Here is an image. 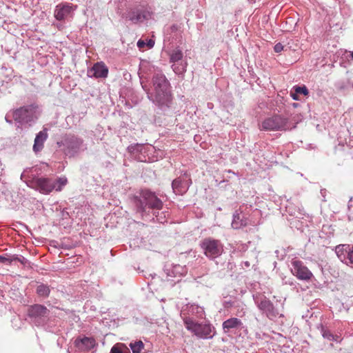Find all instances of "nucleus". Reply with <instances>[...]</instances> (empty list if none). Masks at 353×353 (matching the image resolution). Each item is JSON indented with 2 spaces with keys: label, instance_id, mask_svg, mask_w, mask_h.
<instances>
[{
  "label": "nucleus",
  "instance_id": "f257e3e1",
  "mask_svg": "<svg viewBox=\"0 0 353 353\" xmlns=\"http://www.w3.org/2000/svg\"><path fill=\"white\" fill-rule=\"evenodd\" d=\"M132 203L137 212L142 217L152 218L163 223V218L159 217V211L162 209L163 203L162 201L153 192L149 190H142L132 199Z\"/></svg>",
  "mask_w": 353,
  "mask_h": 353
},
{
  "label": "nucleus",
  "instance_id": "f03ea898",
  "mask_svg": "<svg viewBox=\"0 0 353 353\" xmlns=\"http://www.w3.org/2000/svg\"><path fill=\"white\" fill-rule=\"evenodd\" d=\"M142 88L146 91L148 99L161 109L170 107L172 101L170 83L165 76L161 73L155 74L152 77L153 90L150 92L141 83Z\"/></svg>",
  "mask_w": 353,
  "mask_h": 353
},
{
  "label": "nucleus",
  "instance_id": "7ed1b4c3",
  "mask_svg": "<svg viewBox=\"0 0 353 353\" xmlns=\"http://www.w3.org/2000/svg\"><path fill=\"white\" fill-rule=\"evenodd\" d=\"M32 183L36 190L42 194H49L53 190L57 192L61 191L63 188L68 183V179L65 176L56 179L52 178L39 177L33 180Z\"/></svg>",
  "mask_w": 353,
  "mask_h": 353
},
{
  "label": "nucleus",
  "instance_id": "20e7f679",
  "mask_svg": "<svg viewBox=\"0 0 353 353\" xmlns=\"http://www.w3.org/2000/svg\"><path fill=\"white\" fill-rule=\"evenodd\" d=\"M57 144L59 147H63L64 154L69 157H74L85 149L83 140L71 134H65Z\"/></svg>",
  "mask_w": 353,
  "mask_h": 353
},
{
  "label": "nucleus",
  "instance_id": "39448f33",
  "mask_svg": "<svg viewBox=\"0 0 353 353\" xmlns=\"http://www.w3.org/2000/svg\"><path fill=\"white\" fill-rule=\"evenodd\" d=\"M293 128L288 118L279 114L267 117L259 124V129L265 131H285Z\"/></svg>",
  "mask_w": 353,
  "mask_h": 353
},
{
  "label": "nucleus",
  "instance_id": "423d86ee",
  "mask_svg": "<svg viewBox=\"0 0 353 353\" xmlns=\"http://www.w3.org/2000/svg\"><path fill=\"white\" fill-rule=\"evenodd\" d=\"M28 312L29 316L37 325L45 324L50 315V310L41 304L31 305Z\"/></svg>",
  "mask_w": 353,
  "mask_h": 353
},
{
  "label": "nucleus",
  "instance_id": "0eeeda50",
  "mask_svg": "<svg viewBox=\"0 0 353 353\" xmlns=\"http://www.w3.org/2000/svg\"><path fill=\"white\" fill-rule=\"evenodd\" d=\"M201 246L204 254L209 259H215L219 256L223 251L221 243L210 238L205 239Z\"/></svg>",
  "mask_w": 353,
  "mask_h": 353
},
{
  "label": "nucleus",
  "instance_id": "6e6552de",
  "mask_svg": "<svg viewBox=\"0 0 353 353\" xmlns=\"http://www.w3.org/2000/svg\"><path fill=\"white\" fill-rule=\"evenodd\" d=\"M77 8V5H73L68 2L59 3L55 7L54 16L58 21H65L72 19Z\"/></svg>",
  "mask_w": 353,
  "mask_h": 353
},
{
  "label": "nucleus",
  "instance_id": "1a4fd4ad",
  "mask_svg": "<svg viewBox=\"0 0 353 353\" xmlns=\"http://www.w3.org/2000/svg\"><path fill=\"white\" fill-rule=\"evenodd\" d=\"M34 114L35 108L31 105L15 110L12 113V117L14 121L23 125L32 121Z\"/></svg>",
  "mask_w": 353,
  "mask_h": 353
},
{
  "label": "nucleus",
  "instance_id": "9d476101",
  "mask_svg": "<svg viewBox=\"0 0 353 353\" xmlns=\"http://www.w3.org/2000/svg\"><path fill=\"white\" fill-rule=\"evenodd\" d=\"M291 265V272L298 279L307 281L313 277L312 272L301 261L294 259L292 261Z\"/></svg>",
  "mask_w": 353,
  "mask_h": 353
},
{
  "label": "nucleus",
  "instance_id": "9b49d317",
  "mask_svg": "<svg viewBox=\"0 0 353 353\" xmlns=\"http://www.w3.org/2000/svg\"><path fill=\"white\" fill-rule=\"evenodd\" d=\"M150 147L144 144H134L128 147V151L130 154L131 158L140 162H146L148 157V152Z\"/></svg>",
  "mask_w": 353,
  "mask_h": 353
},
{
  "label": "nucleus",
  "instance_id": "f8f14e48",
  "mask_svg": "<svg viewBox=\"0 0 353 353\" xmlns=\"http://www.w3.org/2000/svg\"><path fill=\"white\" fill-rule=\"evenodd\" d=\"M338 258L344 263L353 268V248L349 245H339L335 248Z\"/></svg>",
  "mask_w": 353,
  "mask_h": 353
},
{
  "label": "nucleus",
  "instance_id": "ddd939ff",
  "mask_svg": "<svg viewBox=\"0 0 353 353\" xmlns=\"http://www.w3.org/2000/svg\"><path fill=\"white\" fill-rule=\"evenodd\" d=\"M190 183L191 179L188 174H185L180 176L175 179L172 183L173 192L176 194L182 195L186 192Z\"/></svg>",
  "mask_w": 353,
  "mask_h": 353
},
{
  "label": "nucleus",
  "instance_id": "4468645a",
  "mask_svg": "<svg viewBox=\"0 0 353 353\" xmlns=\"http://www.w3.org/2000/svg\"><path fill=\"white\" fill-rule=\"evenodd\" d=\"M150 17V13L143 8H134L129 10L126 14V18L134 23H142Z\"/></svg>",
  "mask_w": 353,
  "mask_h": 353
},
{
  "label": "nucleus",
  "instance_id": "2eb2a0df",
  "mask_svg": "<svg viewBox=\"0 0 353 353\" xmlns=\"http://www.w3.org/2000/svg\"><path fill=\"white\" fill-rule=\"evenodd\" d=\"M223 331L225 334L234 333L236 330H241L244 328L242 321L236 317L230 318L223 322Z\"/></svg>",
  "mask_w": 353,
  "mask_h": 353
},
{
  "label": "nucleus",
  "instance_id": "dca6fc26",
  "mask_svg": "<svg viewBox=\"0 0 353 353\" xmlns=\"http://www.w3.org/2000/svg\"><path fill=\"white\" fill-rule=\"evenodd\" d=\"M74 343L77 349L81 352L90 351L97 345L95 339L88 336L79 337L75 339Z\"/></svg>",
  "mask_w": 353,
  "mask_h": 353
},
{
  "label": "nucleus",
  "instance_id": "f3484780",
  "mask_svg": "<svg viewBox=\"0 0 353 353\" xmlns=\"http://www.w3.org/2000/svg\"><path fill=\"white\" fill-rule=\"evenodd\" d=\"M108 74V68L103 62H97L87 71V75L90 78H105Z\"/></svg>",
  "mask_w": 353,
  "mask_h": 353
},
{
  "label": "nucleus",
  "instance_id": "a211bd4d",
  "mask_svg": "<svg viewBox=\"0 0 353 353\" xmlns=\"http://www.w3.org/2000/svg\"><path fill=\"white\" fill-rule=\"evenodd\" d=\"M47 138L48 133L46 128L40 131L36 135L33 145V150L34 152L37 153L41 151V150L43 148L44 142L46 141Z\"/></svg>",
  "mask_w": 353,
  "mask_h": 353
},
{
  "label": "nucleus",
  "instance_id": "6ab92c4d",
  "mask_svg": "<svg viewBox=\"0 0 353 353\" xmlns=\"http://www.w3.org/2000/svg\"><path fill=\"white\" fill-rule=\"evenodd\" d=\"M253 299L261 311L265 308L267 305H269L270 302H271L263 294L259 292L254 294Z\"/></svg>",
  "mask_w": 353,
  "mask_h": 353
},
{
  "label": "nucleus",
  "instance_id": "aec40b11",
  "mask_svg": "<svg viewBox=\"0 0 353 353\" xmlns=\"http://www.w3.org/2000/svg\"><path fill=\"white\" fill-rule=\"evenodd\" d=\"M286 210L288 213L292 216L301 218V216L304 215V209L300 203H289L286 207Z\"/></svg>",
  "mask_w": 353,
  "mask_h": 353
},
{
  "label": "nucleus",
  "instance_id": "412c9836",
  "mask_svg": "<svg viewBox=\"0 0 353 353\" xmlns=\"http://www.w3.org/2000/svg\"><path fill=\"white\" fill-rule=\"evenodd\" d=\"M214 328L210 324L200 323V338L210 339L214 334Z\"/></svg>",
  "mask_w": 353,
  "mask_h": 353
},
{
  "label": "nucleus",
  "instance_id": "4be33fe9",
  "mask_svg": "<svg viewBox=\"0 0 353 353\" xmlns=\"http://www.w3.org/2000/svg\"><path fill=\"white\" fill-rule=\"evenodd\" d=\"M184 323L186 328L193 332L196 336L199 334V324L190 317L184 318Z\"/></svg>",
  "mask_w": 353,
  "mask_h": 353
},
{
  "label": "nucleus",
  "instance_id": "5701e85b",
  "mask_svg": "<svg viewBox=\"0 0 353 353\" xmlns=\"http://www.w3.org/2000/svg\"><path fill=\"white\" fill-rule=\"evenodd\" d=\"M181 31L176 25H172L167 30V39L168 40L172 39V42L174 40H176L180 36Z\"/></svg>",
  "mask_w": 353,
  "mask_h": 353
},
{
  "label": "nucleus",
  "instance_id": "b1692460",
  "mask_svg": "<svg viewBox=\"0 0 353 353\" xmlns=\"http://www.w3.org/2000/svg\"><path fill=\"white\" fill-rule=\"evenodd\" d=\"M323 338L336 342H341L342 340L341 334H334L329 330H323Z\"/></svg>",
  "mask_w": 353,
  "mask_h": 353
},
{
  "label": "nucleus",
  "instance_id": "393cba45",
  "mask_svg": "<svg viewBox=\"0 0 353 353\" xmlns=\"http://www.w3.org/2000/svg\"><path fill=\"white\" fill-rule=\"evenodd\" d=\"M50 288L47 285L41 283L37 287V294L41 297H48L50 294Z\"/></svg>",
  "mask_w": 353,
  "mask_h": 353
},
{
  "label": "nucleus",
  "instance_id": "a878e982",
  "mask_svg": "<svg viewBox=\"0 0 353 353\" xmlns=\"http://www.w3.org/2000/svg\"><path fill=\"white\" fill-rule=\"evenodd\" d=\"M172 68L176 74H181L185 71L186 63L184 61L172 63Z\"/></svg>",
  "mask_w": 353,
  "mask_h": 353
},
{
  "label": "nucleus",
  "instance_id": "bb28decb",
  "mask_svg": "<svg viewBox=\"0 0 353 353\" xmlns=\"http://www.w3.org/2000/svg\"><path fill=\"white\" fill-rule=\"evenodd\" d=\"M110 353H130L129 349L122 343L114 345L110 351Z\"/></svg>",
  "mask_w": 353,
  "mask_h": 353
},
{
  "label": "nucleus",
  "instance_id": "cd10ccee",
  "mask_svg": "<svg viewBox=\"0 0 353 353\" xmlns=\"http://www.w3.org/2000/svg\"><path fill=\"white\" fill-rule=\"evenodd\" d=\"M154 45V41L152 39H146V41L143 39H139L137 41V46L139 49H142L145 46L148 48H152Z\"/></svg>",
  "mask_w": 353,
  "mask_h": 353
},
{
  "label": "nucleus",
  "instance_id": "c85d7f7f",
  "mask_svg": "<svg viewBox=\"0 0 353 353\" xmlns=\"http://www.w3.org/2000/svg\"><path fill=\"white\" fill-rule=\"evenodd\" d=\"M130 347L133 353H141L144 347V344L141 341H138L134 343H130Z\"/></svg>",
  "mask_w": 353,
  "mask_h": 353
},
{
  "label": "nucleus",
  "instance_id": "c756f323",
  "mask_svg": "<svg viewBox=\"0 0 353 353\" xmlns=\"http://www.w3.org/2000/svg\"><path fill=\"white\" fill-rule=\"evenodd\" d=\"M265 314L270 320H273L276 317L281 316L278 310L275 308L274 305H272L271 307H269V310H267Z\"/></svg>",
  "mask_w": 353,
  "mask_h": 353
},
{
  "label": "nucleus",
  "instance_id": "7c9ffc66",
  "mask_svg": "<svg viewBox=\"0 0 353 353\" xmlns=\"http://www.w3.org/2000/svg\"><path fill=\"white\" fill-rule=\"evenodd\" d=\"M180 61H184L183 60L182 52L180 50L174 51L172 53V54L170 55V62L175 63V62H180Z\"/></svg>",
  "mask_w": 353,
  "mask_h": 353
},
{
  "label": "nucleus",
  "instance_id": "2f4dec72",
  "mask_svg": "<svg viewBox=\"0 0 353 353\" xmlns=\"http://www.w3.org/2000/svg\"><path fill=\"white\" fill-rule=\"evenodd\" d=\"M172 273L174 274V276H176L177 275H179V276H181L185 273V270L182 266L179 265H176L173 266Z\"/></svg>",
  "mask_w": 353,
  "mask_h": 353
},
{
  "label": "nucleus",
  "instance_id": "473e14b6",
  "mask_svg": "<svg viewBox=\"0 0 353 353\" xmlns=\"http://www.w3.org/2000/svg\"><path fill=\"white\" fill-rule=\"evenodd\" d=\"M242 225L243 223L241 222V221H240V215L237 212H236V213H234L233 215V221L232 223V225L234 228H238Z\"/></svg>",
  "mask_w": 353,
  "mask_h": 353
},
{
  "label": "nucleus",
  "instance_id": "72a5a7b5",
  "mask_svg": "<svg viewBox=\"0 0 353 353\" xmlns=\"http://www.w3.org/2000/svg\"><path fill=\"white\" fill-rule=\"evenodd\" d=\"M292 90L296 92L299 95L303 94L304 96H306L308 94L309 92L307 88L303 85V86H294L293 87Z\"/></svg>",
  "mask_w": 353,
  "mask_h": 353
},
{
  "label": "nucleus",
  "instance_id": "f704fd0d",
  "mask_svg": "<svg viewBox=\"0 0 353 353\" xmlns=\"http://www.w3.org/2000/svg\"><path fill=\"white\" fill-rule=\"evenodd\" d=\"M13 261V259H12L11 257H6L3 256H0V263H4V264H11Z\"/></svg>",
  "mask_w": 353,
  "mask_h": 353
},
{
  "label": "nucleus",
  "instance_id": "c9c22d12",
  "mask_svg": "<svg viewBox=\"0 0 353 353\" xmlns=\"http://www.w3.org/2000/svg\"><path fill=\"white\" fill-rule=\"evenodd\" d=\"M12 259H13V261H17L20 262L22 264H26L27 262V259L23 256H18L14 255L12 256Z\"/></svg>",
  "mask_w": 353,
  "mask_h": 353
},
{
  "label": "nucleus",
  "instance_id": "e433bc0d",
  "mask_svg": "<svg viewBox=\"0 0 353 353\" xmlns=\"http://www.w3.org/2000/svg\"><path fill=\"white\" fill-rule=\"evenodd\" d=\"M283 46L281 43H278L274 46V50L276 52L279 53L283 50Z\"/></svg>",
  "mask_w": 353,
  "mask_h": 353
},
{
  "label": "nucleus",
  "instance_id": "4c0bfd02",
  "mask_svg": "<svg viewBox=\"0 0 353 353\" xmlns=\"http://www.w3.org/2000/svg\"><path fill=\"white\" fill-rule=\"evenodd\" d=\"M290 96L294 100H296V101L300 100L299 97V95L298 94H296V92L295 91L293 92L292 90L290 92Z\"/></svg>",
  "mask_w": 353,
  "mask_h": 353
},
{
  "label": "nucleus",
  "instance_id": "58836bf2",
  "mask_svg": "<svg viewBox=\"0 0 353 353\" xmlns=\"http://www.w3.org/2000/svg\"><path fill=\"white\" fill-rule=\"evenodd\" d=\"M272 305H273L272 303V302H270L269 305H267V306L265 307V308H264V309L262 310V312L265 314V313L267 312V310H269V307H271Z\"/></svg>",
  "mask_w": 353,
  "mask_h": 353
},
{
  "label": "nucleus",
  "instance_id": "ea45409f",
  "mask_svg": "<svg viewBox=\"0 0 353 353\" xmlns=\"http://www.w3.org/2000/svg\"><path fill=\"white\" fill-rule=\"evenodd\" d=\"M350 57L353 60V51L352 52H350Z\"/></svg>",
  "mask_w": 353,
  "mask_h": 353
},
{
  "label": "nucleus",
  "instance_id": "a19ab883",
  "mask_svg": "<svg viewBox=\"0 0 353 353\" xmlns=\"http://www.w3.org/2000/svg\"><path fill=\"white\" fill-rule=\"evenodd\" d=\"M6 120L7 122L8 123H11V121H10L8 119V116L6 117Z\"/></svg>",
  "mask_w": 353,
  "mask_h": 353
},
{
  "label": "nucleus",
  "instance_id": "79ce46f5",
  "mask_svg": "<svg viewBox=\"0 0 353 353\" xmlns=\"http://www.w3.org/2000/svg\"><path fill=\"white\" fill-rule=\"evenodd\" d=\"M199 316H200V318H201V312H200Z\"/></svg>",
  "mask_w": 353,
  "mask_h": 353
},
{
  "label": "nucleus",
  "instance_id": "37998d69",
  "mask_svg": "<svg viewBox=\"0 0 353 353\" xmlns=\"http://www.w3.org/2000/svg\"><path fill=\"white\" fill-rule=\"evenodd\" d=\"M352 87L353 88V83L352 84Z\"/></svg>",
  "mask_w": 353,
  "mask_h": 353
}]
</instances>
